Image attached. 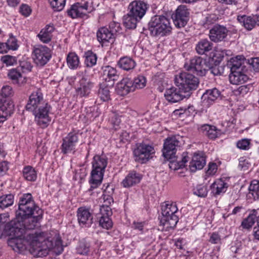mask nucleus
<instances>
[{
	"label": "nucleus",
	"mask_w": 259,
	"mask_h": 259,
	"mask_svg": "<svg viewBox=\"0 0 259 259\" xmlns=\"http://www.w3.org/2000/svg\"><path fill=\"white\" fill-rule=\"evenodd\" d=\"M5 223V232L10 236L8 243L15 251L23 253L28 250L35 256L43 257L50 251L57 255L63 251L61 237L55 232L28 233L20 219L9 222L8 213H1L0 224Z\"/></svg>",
	"instance_id": "nucleus-1"
},
{
	"label": "nucleus",
	"mask_w": 259,
	"mask_h": 259,
	"mask_svg": "<svg viewBox=\"0 0 259 259\" xmlns=\"http://www.w3.org/2000/svg\"><path fill=\"white\" fill-rule=\"evenodd\" d=\"M42 213V210L35 205L30 193L24 194L20 197L16 216L26 229L31 230L38 227Z\"/></svg>",
	"instance_id": "nucleus-2"
},
{
	"label": "nucleus",
	"mask_w": 259,
	"mask_h": 259,
	"mask_svg": "<svg viewBox=\"0 0 259 259\" xmlns=\"http://www.w3.org/2000/svg\"><path fill=\"white\" fill-rule=\"evenodd\" d=\"M182 138L179 136L168 137L165 141L163 149V156L170 161L169 167L174 170L183 168L188 162V157L184 156L181 160H178L176 156L177 148L180 146Z\"/></svg>",
	"instance_id": "nucleus-3"
},
{
	"label": "nucleus",
	"mask_w": 259,
	"mask_h": 259,
	"mask_svg": "<svg viewBox=\"0 0 259 259\" xmlns=\"http://www.w3.org/2000/svg\"><path fill=\"white\" fill-rule=\"evenodd\" d=\"M107 163L108 158L104 155H96L93 157L89 181L91 184L90 190L96 188L101 184Z\"/></svg>",
	"instance_id": "nucleus-4"
},
{
	"label": "nucleus",
	"mask_w": 259,
	"mask_h": 259,
	"mask_svg": "<svg viewBox=\"0 0 259 259\" xmlns=\"http://www.w3.org/2000/svg\"><path fill=\"white\" fill-rule=\"evenodd\" d=\"M160 223L167 228H173L179 221L178 208L175 202L166 201L161 206Z\"/></svg>",
	"instance_id": "nucleus-5"
},
{
	"label": "nucleus",
	"mask_w": 259,
	"mask_h": 259,
	"mask_svg": "<svg viewBox=\"0 0 259 259\" xmlns=\"http://www.w3.org/2000/svg\"><path fill=\"white\" fill-rule=\"evenodd\" d=\"M169 20L164 16H155L149 22V30L153 36H164L171 30Z\"/></svg>",
	"instance_id": "nucleus-6"
},
{
	"label": "nucleus",
	"mask_w": 259,
	"mask_h": 259,
	"mask_svg": "<svg viewBox=\"0 0 259 259\" xmlns=\"http://www.w3.org/2000/svg\"><path fill=\"white\" fill-rule=\"evenodd\" d=\"M175 84L179 87L181 92L189 95L191 91L197 89L199 80L193 74L187 72H182L176 75Z\"/></svg>",
	"instance_id": "nucleus-7"
},
{
	"label": "nucleus",
	"mask_w": 259,
	"mask_h": 259,
	"mask_svg": "<svg viewBox=\"0 0 259 259\" xmlns=\"http://www.w3.org/2000/svg\"><path fill=\"white\" fill-rule=\"evenodd\" d=\"M34 121L41 128H47L52 120V107L48 104L33 111Z\"/></svg>",
	"instance_id": "nucleus-8"
},
{
	"label": "nucleus",
	"mask_w": 259,
	"mask_h": 259,
	"mask_svg": "<svg viewBox=\"0 0 259 259\" xmlns=\"http://www.w3.org/2000/svg\"><path fill=\"white\" fill-rule=\"evenodd\" d=\"M94 10L92 3L88 2L76 3L72 5L67 11L68 16L72 19L89 18V14Z\"/></svg>",
	"instance_id": "nucleus-9"
},
{
	"label": "nucleus",
	"mask_w": 259,
	"mask_h": 259,
	"mask_svg": "<svg viewBox=\"0 0 259 259\" xmlns=\"http://www.w3.org/2000/svg\"><path fill=\"white\" fill-rule=\"evenodd\" d=\"M76 78L78 80L76 88L77 95L81 97H88L94 87V83L89 76L82 71L77 73Z\"/></svg>",
	"instance_id": "nucleus-10"
},
{
	"label": "nucleus",
	"mask_w": 259,
	"mask_h": 259,
	"mask_svg": "<svg viewBox=\"0 0 259 259\" xmlns=\"http://www.w3.org/2000/svg\"><path fill=\"white\" fill-rule=\"evenodd\" d=\"M32 56L34 62L37 66H43L51 59L52 52L46 46L37 45L33 48Z\"/></svg>",
	"instance_id": "nucleus-11"
},
{
	"label": "nucleus",
	"mask_w": 259,
	"mask_h": 259,
	"mask_svg": "<svg viewBox=\"0 0 259 259\" xmlns=\"http://www.w3.org/2000/svg\"><path fill=\"white\" fill-rule=\"evenodd\" d=\"M188 71L195 72L197 75L204 76L209 70V66L202 58L196 57L192 58L184 65Z\"/></svg>",
	"instance_id": "nucleus-12"
},
{
	"label": "nucleus",
	"mask_w": 259,
	"mask_h": 259,
	"mask_svg": "<svg viewBox=\"0 0 259 259\" xmlns=\"http://www.w3.org/2000/svg\"><path fill=\"white\" fill-rule=\"evenodd\" d=\"M134 153L136 161L144 163L153 157L155 151L152 145L142 143L137 146Z\"/></svg>",
	"instance_id": "nucleus-13"
},
{
	"label": "nucleus",
	"mask_w": 259,
	"mask_h": 259,
	"mask_svg": "<svg viewBox=\"0 0 259 259\" xmlns=\"http://www.w3.org/2000/svg\"><path fill=\"white\" fill-rule=\"evenodd\" d=\"M48 104L49 103L44 99L40 90H37L33 91L29 96L26 108L27 110L32 112Z\"/></svg>",
	"instance_id": "nucleus-14"
},
{
	"label": "nucleus",
	"mask_w": 259,
	"mask_h": 259,
	"mask_svg": "<svg viewBox=\"0 0 259 259\" xmlns=\"http://www.w3.org/2000/svg\"><path fill=\"white\" fill-rule=\"evenodd\" d=\"M78 141V134L75 132L69 133L62 140L61 146L62 153L64 154L72 152L74 153L76 144Z\"/></svg>",
	"instance_id": "nucleus-15"
},
{
	"label": "nucleus",
	"mask_w": 259,
	"mask_h": 259,
	"mask_svg": "<svg viewBox=\"0 0 259 259\" xmlns=\"http://www.w3.org/2000/svg\"><path fill=\"white\" fill-rule=\"evenodd\" d=\"M189 12L186 7L180 6L177 9L176 12L172 15L175 25L178 28L185 26L189 20Z\"/></svg>",
	"instance_id": "nucleus-16"
},
{
	"label": "nucleus",
	"mask_w": 259,
	"mask_h": 259,
	"mask_svg": "<svg viewBox=\"0 0 259 259\" xmlns=\"http://www.w3.org/2000/svg\"><path fill=\"white\" fill-rule=\"evenodd\" d=\"M147 9V4L142 1H133L128 6L129 12L131 15L137 17L140 20L145 15Z\"/></svg>",
	"instance_id": "nucleus-17"
},
{
	"label": "nucleus",
	"mask_w": 259,
	"mask_h": 259,
	"mask_svg": "<svg viewBox=\"0 0 259 259\" xmlns=\"http://www.w3.org/2000/svg\"><path fill=\"white\" fill-rule=\"evenodd\" d=\"M77 217L78 224L82 228L90 227L93 224V216L89 209L85 207L78 208Z\"/></svg>",
	"instance_id": "nucleus-18"
},
{
	"label": "nucleus",
	"mask_w": 259,
	"mask_h": 259,
	"mask_svg": "<svg viewBox=\"0 0 259 259\" xmlns=\"http://www.w3.org/2000/svg\"><path fill=\"white\" fill-rule=\"evenodd\" d=\"M227 33L228 30L225 26L215 25L210 29L209 36L211 41L218 42L223 40Z\"/></svg>",
	"instance_id": "nucleus-19"
},
{
	"label": "nucleus",
	"mask_w": 259,
	"mask_h": 259,
	"mask_svg": "<svg viewBox=\"0 0 259 259\" xmlns=\"http://www.w3.org/2000/svg\"><path fill=\"white\" fill-rule=\"evenodd\" d=\"M14 111V105L12 100L9 99L2 100L0 101V123L5 121Z\"/></svg>",
	"instance_id": "nucleus-20"
},
{
	"label": "nucleus",
	"mask_w": 259,
	"mask_h": 259,
	"mask_svg": "<svg viewBox=\"0 0 259 259\" xmlns=\"http://www.w3.org/2000/svg\"><path fill=\"white\" fill-rule=\"evenodd\" d=\"M142 178L140 174L134 170L131 171L122 180L121 185L124 188H130L139 183Z\"/></svg>",
	"instance_id": "nucleus-21"
},
{
	"label": "nucleus",
	"mask_w": 259,
	"mask_h": 259,
	"mask_svg": "<svg viewBox=\"0 0 259 259\" xmlns=\"http://www.w3.org/2000/svg\"><path fill=\"white\" fill-rule=\"evenodd\" d=\"M114 31L109 30L106 27H101L97 32L98 40L102 44L113 41L114 38Z\"/></svg>",
	"instance_id": "nucleus-22"
},
{
	"label": "nucleus",
	"mask_w": 259,
	"mask_h": 259,
	"mask_svg": "<svg viewBox=\"0 0 259 259\" xmlns=\"http://www.w3.org/2000/svg\"><path fill=\"white\" fill-rule=\"evenodd\" d=\"M181 90L175 87H171L166 89L164 93V97L169 102L176 103L182 100L187 95L182 94Z\"/></svg>",
	"instance_id": "nucleus-23"
},
{
	"label": "nucleus",
	"mask_w": 259,
	"mask_h": 259,
	"mask_svg": "<svg viewBox=\"0 0 259 259\" xmlns=\"http://www.w3.org/2000/svg\"><path fill=\"white\" fill-rule=\"evenodd\" d=\"M246 70L231 71L229 75L230 81L233 84H240L245 83L248 77L245 73Z\"/></svg>",
	"instance_id": "nucleus-24"
},
{
	"label": "nucleus",
	"mask_w": 259,
	"mask_h": 259,
	"mask_svg": "<svg viewBox=\"0 0 259 259\" xmlns=\"http://www.w3.org/2000/svg\"><path fill=\"white\" fill-rule=\"evenodd\" d=\"M134 91L133 80L128 77L123 78L117 85V92L121 96Z\"/></svg>",
	"instance_id": "nucleus-25"
},
{
	"label": "nucleus",
	"mask_w": 259,
	"mask_h": 259,
	"mask_svg": "<svg viewBox=\"0 0 259 259\" xmlns=\"http://www.w3.org/2000/svg\"><path fill=\"white\" fill-rule=\"evenodd\" d=\"M246 60L243 56H237L231 58L227 63V66L231 71L246 70L244 65Z\"/></svg>",
	"instance_id": "nucleus-26"
},
{
	"label": "nucleus",
	"mask_w": 259,
	"mask_h": 259,
	"mask_svg": "<svg viewBox=\"0 0 259 259\" xmlns=\"http://www.w3.org/2000/svg\"><path fill=\"white\" fill-rule=\"evenodd\" d=\"M248 215L243 220L240 227L242 229L250 230L256 222L257 211L255 210V209H252L248 210Z\"/></svg>",
	"instance_id": "nucleus-27"
},
{
	"label": "nucleus",
	"mask_w": 259,
	"mask_h": 259,
	"mask_svg": "<svg viewBox=\"0 0 259 259\" xmlns=\"http://www.w3.org/2000/svg\"><path fill=\"white\" fill-rule=\"evenodd\" d=\"M228 187V184L225 180L217 179L211 185V192L215 196L221 195L227 191Z\"/></svg>",
	"instance_id": "nucleus-28"
},
{
	"label": "nucleus",
	"mask_w": 259,
	"mask_h": 259,
	"mask_svg": "<svg viewBox=\"0 0 259 259\" xmlns=\"http://www.w3.org/2000/svg\"><path fill=\"white\" fill-rule=\"evenodd\" d=\"M221 92L216 88L207 90L202 95V99L204 104L207 105L211 104L220 97Z\"/></svg>",
	"instance_id": "nucleus-29"
},
{
	"label": "nucleus",
	"mask_w": 259,
	"mask_h": 259,
	"mask_svg": "<svg viewBox=\"0 0 259 259\" xmlns=\"http://www.w3.org/2000/svg\"><path fill=\"white\" fill-rule=\"evenodd\" d=\"M109 189V187L107 188L103 194L104 204L100 207V213L103 214L107 213L108 215H112V211L109 205L113 202V199L111 195L107 194V189Z\"/></svg>",
	"instance_id": "nucleus-30"
},
{
	"label": "nucleus",
	"mask_w": 259,
	"mask_h": 259,
	"mask_svg": "<svg viewBox=\"0 0 259 259\" xmlns=\"http://www.w3.org/2000/svg\"><path fill=\"white\" fill-rule=\"evenodd\" d=\"M205 164L204 157L198 154H195L190 163V169L192 172L202 169Z\"/></svg>",
	"instance_id": "nucleus-31"
},
{
	"label": "nucleus",
	"mask_w": 259,
	"mask_h": 259,
	"mask_svg": "<svg viewBox=\"0 0 259 259\" xmlns=\"http://www.w3.org/2000/svg\"><path fill=\"white\" fill-rule=\"evenodd\" d=\"M54 28L52 25H47L44 28L42 29L37 36L40 41L43 43L47 44L49 42L52 37V33L54 31Z\"/></svg>",
	"instance_id": "nucleus-32"
},
{
	"label": "nucleus",
	"mask_w": 259,
	"mask_h": 259,
	"mask_svg": "<svg viewBox=\"0 0 259 259\" xmlns=\"http://www.w3.org/2000/svg\"><path fill=\"white\" fill-rule=\"evenodd\" d=\"M253 16L239 15L237 17V20L247 30H250L252 29L256 25Z\"/></svg>",
	"instance_id": "nucleus-33"
},
{
	"label": "nucleus",
	"mask_w": 259,
	"mask_h": 259,
	"mask_svg": "<svg viewBox=\"0 0 259 259\" xmlns=\"http://www.w3.org/2000/svg\"><path fill=\"white\" fill-rule=\"evenodd\" d=\"M213 44L207 39H202L199 41L196 46V51L200 55L204 54L212 49Z\"/></svg>",
	"instance_id": "nucleus-34"
},
{
	"label": "nucleus",
	"mask_w": 259,
	"mask_h": 259,
	"mask_svg": "<svg viewBox=\"0 0 259 259\" xmlns=\"http://www.w3.org/2000/svg\"><path fill=\"white\" fill-rule=\"evenodd\" d=\"M8 76L13 82L19 86L23 85L26 82V78L23 77L21 73L15 69L10 70L8 73Z\"/></svg>",
	"instance_id": "nucleus-35"
},
{
	"label": "nucleus",
	"mask_w": 259,
	"mask_h": 259,
	"mask_svg": "<svg viewBox=\"0 0 259 259\" xmlns=\"http://www.w3.org/2000/svg\"><path fill=\"white\" fill-rule=\"evenodd\" d=\"M136 64L135 61L131 58L128 57H122L118 62V66L122 69L126 71L133 69Z\"/></svg>",
	"instance_id": "nucleus-36"
},
{
	"label": "nucleus",
	"mask_w": 259,
	"mask_h": 259,
	"mask_svg": "<svg viewBox=\"0 0 259 259\" xmlns=\"http://www.w3.org/2000/svg\"><path fill=\"white\" fill-rule=\"evenodd\" d=\"M204 134L206 135L210 139H215L221 135L220 131L217 129L214 126H211L208 124L203 125L201 127Z\"/></svg>",
	"instance_id": "nucleus-37"
},
{
	"label": "nucleus",
	"mask_w": 259,
	"mask_h": 259,
	"mask_svg": "<svg viewBox=\"0 0 259 259\" xmlns=\"http://www.w3.org/2000/svg\"><path fill=\"white\" fill-rule=\"evenodd\" d=\"M66 61L68 67L71 69H76L80 64L79 57L74 52L68 54Z\"/></svg>",
	"instance_id": "nucleus-38"
},
{
	"label": "nucleus",
	"mask_w": 259,
	"mask_h": 259,
	"mask_svg": "<svg viewBox=\"0 0 259 259\" xmlns=\"http://www.w3.org/2000/svg\"><path fill=\"white\" fill-rule=\"evenodd\" d=\"M103 78L105 80H115L117 76V71L115 68L110 66H105L102 67Z\"/></svg>",
	"instance_id": "nucleus-39"
},
{
	"label": "nucleus",
	"mask_w": 259,
	"mask_h": 259,
	"mask_svg": "<svg viewBox=\"0 0 259 259\" xmlns=\"http://www.w3.org/2000/svg\"><path fill=\"white\" fill-rule=\"evenodd\" d=\"M23 176L24 178L28 181L34 182L37 179V172L31 166H26L23 168Z\"/></svg>",
	"instance_id": "nucleus-40"
},
{
	"label": "nucleus",
	"mask_w": 259,
	"mask_h": 259,
	"mask_svg": "<svg viewBox=\"0 0 259 259\" xmlns=\"http://www.w3.org/2000/svg\"><path fill=\"white\" fill-rule=\"evenodd\" d=\"M140 19L133 15H131L130 13L124 16L123 17V24L126 28L128 29L135 28L137 26V22Z\"/></svg>",
	"instance_id": "nucleus-41"
},
{
	"label": "nucleus",
	"mask_w": 259,
	"mask_h": 259,
	"mask_svg": "<svg viewBox=\"0 0 259 259\" xmlns=\"http://www.w3.org/2000/svg\"><path fill=\"white\" fill-rule=\"evenodd\" d=\"M84 64L88 67H92L94 66L97 61V57L96 54L91 51H88L84 53Z\"/></svg>",
	"instance_id": "nucleus-42"
},
{
	"label": "nucleus",
	"mask_w": 259,
	"mask_h": 259,
	"mask_svg": "<svg viewBox=\"0 0 259 259\" xmlns=\"http://www.w3.org/2000/svg\"><path fill=\"white\" fill-rule=\"evenodd\" d=\"M248 190V195L249 197H250V195H251L254 199H258L259 197V181L256 180H252L251 182Z\"/></svg>",
	"instance_id": "nucleus-43"
},
{
	"label": "nucleus",
	"mask_w": 259,
	"mask_h": 259,
	"mask_svg": "<svg viewBox=\"0 0 259 259\" xmlns=\"http://www.w3.org/2000/svg\"><path fill=\"white\" fill-rule=\"evenodd\" d=\"M101 217L99 220V225L102 228L106 229H110L113 225V223L110 217L112 215H108L107 213H101Z\"/></svg>",
	"instance_id": "nucleus-44"
},
{
	"label": "nucleus",
	"mask_w": 259,
	"mask_h": 259,
	"mask_svg": "<svg viewBox=\"0 0 259 259\" xmlns=\"http://www.w3.org/2000/svg\"><path fill=\"white\" fill-rule=\"evenodd\" d=\"M14 196L12 194H7L0 197V208L4 209L13 204Z\"/></svg>",
	"instance_id": "nucleus-45"
},
{
	"label": "nucleus",
	"mask_w": 259,
	"mask_h": 259,
	"mask_svg": "<svg viewBox=\"0 0 259 259\" xmlns=\"http://www.w3.org/2000/svg\"><path fill=\"white\" fill-rule=\"evenodd\" d=\"M90 245L84 240L79 242L76 247V252L77 253L81 255L87 254L90 251Z\"/></svg>",
	"instance_id": "nucleus-46"
},
{
	"label": "nucleus",
	"mask_w": 259,
	"mask_h": 259,
	"mask_svg": "<svg viewBox=\"0 0 259 259\" xmlns=\"http://www.w3.org/2000/svg\"><path fill=\"white\" fill-rule=\"evenodd\" d=\"M98 96L103 101H107L110 99V95L108 87L101 85L98 91Z\"/></svg>",
	"instance_id": "nucleus-47"
},
{
	"label": "nucleus",
	"mask_w": 259,
	"mask_h": 259,
	"mask_svg": "<svg viewBox=\"0 0 259 259\" xmlns=\"http://www.w3.org/2000/svg\"><path fill=\"white\" fill-rule=\"evenodd\" d=\"M49 3L55 11H62L65 5L66 0H49Z\"/></svg>",
	"instance_id": "nucleus-48"
},
{
	"label": "nucleus",
	"mask_w": 259,
	"mask_h": 259,
	"mask_svg": "<svg viewBox=\"0 0 259 259\" xmlns=\"http://www.w3.org/2000/svg\"><path fill=\"white\" fill-rule=\"evenodd\" d=\"M134 91L136 89H140L144 88L146 84V79L144 76L139 75L133 80Z\"/></svg>",
	"instance_id": "nucleus-49"
},
{
	"label": "nucleus",
	"mask_w": 259,
	"mask_h": 259,
	"mask_svg": "<svg viewBox=\"0 0 259 259\" xmlns=\"http://www.w3.org/2000/svg\"><path fill=\"white\" fill-rule=\"evenodd\" d=\"M13 95V91L12 88L9 85H4L1 89V96L2 98L0 99V101L2 100L9 99L11 100L10 97Z\"/></svg>",
	"instance_id": "nucleus-50"
},
{
	"label": "nucleus",
	"mask_w": 259,
	"mask_h": 259,
	"mask_svg": "<svg viewBox=\"0 0 259 259\" xmlns=\"http://www.w3.org/2000/svg\"><path fill=\"white\" fill-rule=\"evenodd\" d=\"M193 193L200 197H204L207 194V189L205 186L199 185L193 189Z\"/></svg>",
	"instance_id": "nucleus-51"
},
{
	"label": "nucleus",
	"mask_w": 259,
	"mask_h": 259,
	"mask_svg": "<svg viewBox=\"0 0 259 259\" xmlns=\"http://www.w3.org/2000/svg\"><path fill=\"white\" fill-rule=\"evenodd\" d=\"M1 61L7 66H13L16 64L17 59L16 57L10 55H5L1 57Z\"/></svg>",
	"instance_id": "nucleus-52"
},
{
	"label": "nucleus",
	"mask_w": 259,
	"mask_h": 259,
	"mask_svg": "<svg viewBox=\"0 0 259 259\" xmlns=\"http://www.w3.org/2000/svg\"><path fill=\"white\" fill-rule=\"evenodd\" d=\"M236 146L237 148L241 150H248L250 149L251 146L250 140L248 139L240 140L237 142Z\"/></svg>",
	"instance_id": "nucleus-53"
},
{
	"label": "nucleus",
	"mask_w": 259,
	"mask_h": 259,
	"mask_svg": "<svg viewBox=\"0 0 259 259\" xmlns=\"http://www.w3.org/2000/svg\"><path fill=\"white\" fill-rule=\"evenodd\" d=\"M109 121L111 124L112 125L113 127L115 130L119 128V124L121 122V119L119 115L115 113H112Z\"/></svg>",
	"instance_id": "nucleus-54"
},
{
	"label": "nucleus",
	"mask_w": 259,
	"mask_h": 259,
	"mask_svg": "<svg viewBox=\"0 0 259 259\" xmlns=\"http://www.w3.org/2000/svg\"><path fill=\"white\" fill-rule=\"evenodd\" d=\"M5 44L8 50H16L18 48L17 39L13 36L10 37Z\"/></svg>",
	"instance_id": "nucleus-55"
},
{
	"label": "nucleus",
	"mask_w": 259,
	"mask_h": 259,
	"mask_svg": "<svg viewBox=\"0 0 259 259\" xmlns=\"http://www.w3.org/2000/svg\"><path fill=\"white\" fill-rule=\"evenodd\" d=\"M19 67L23 73H27L31 71L32 66L30 62L22 61L20 63Z\"/></svg>",
	"instance_id": "nucleus-56"
},
{
	"label": "nucleus",
	"mask_w": 259,
	"mask_h": 259,
	"mask_svg": "<svg viewBox=\"0 0 259 259\" xmlns=\"http://www.w3.org/2000/svg\"><path fill=\"white\" fill-rule=\"evenodd\" d=\"M248 63L254 72L259 71V58H251L248 60Z\"/></svg>",
	"instance_id": "nucleus-57"
},
{
	"label": "nucleus",
	"mask_w": 259,
	"mask_h": 259,
	"mask_svg": "<svg viewBox=\"0 0 259 259\" xmlns=\"http://www.w3.org/2000/svg\"><path fill=\"white\" fill-rule=\"evenodd\" d=\"M31 8L26 4H22L19 8V12L24 16L28 17L31 13Z\"/></svg>",
	"instance_id": "nucleus-58"
},
{
	"label": "nucleus",
	"mask_w": 259,
	"mask_h": 259,
	"mask_svg": "<svg viewBox=\"0 0 259 259\" xmlns=\"http://www.w3.org/2000/svg\"><path fill=\"white\" fill-rule=\"evenodd\" d=\"M250 166L248 160L244 157H241L239 159L238 167L241 170H245Z\"/></svg>",
	"instance_id": "nucleus-59"
},
{
	"label": "nucleus",
	"mask_w": 259,
	"mask_h": 259,
	"mask_svg": "<svg viewBox=\"0 0 259 259\" xmlns=\"http://www.w3.org/2000/svg\"><path fill=\"white\" fill-rule=\"evenodd\" d=\"M218 170V165L214 162L209 163L208 165V169L206 171L207 176L214 175Z\"/></svg>",
	"instance_id": "nucleus-60"
},
{
	"label": "nucleus",
	"mask_w": 259,
	"mask_h": 259,
	"mask_svg": "<svg viewBox=\"0 0 259 259\" xmlns=\"http://www.w3.org/2000/svg\"><path fill=\"white\" fill-rule=\"evenodd\" d=\"M190 110H194V107L193 106L189 107L187 109H180L175 110L173 113L175 115L181 116L182 114H185L187 115L188 112H189Z\"/></svg>",
	"instance_id": "nucleus-61"
},
{
	"label": "nucleus",
	"mask_w": 259,
	"mask_h": 259,
	"mask_svg": "<svg viewBox=\"0 0 259 259\" xmlns=\"http://www.w3.org/2000/svg\"><path fill=\"white\" fill-rule=\"evenodd\" d=\"M209 242L212 244H218L220 243V236L217 233H212L210 236Z\"/></svg>",
	"instance_id": "nucleus-62"
},
{
	"label": "nucleus",
	"mask_w": 259,
	"mask_h": 259,
	"mask_svg": "<svg viewBox=\"0 0 259 259\" xmlns=\"http://www.w3.org/2000/svg\"><path fill=\"white\" fill-rule=\"evenodd\" d=\"M145 223L134 222L133 225V228L141 232H143Z\"/></svg>",
	"instance_id": "nucleus-63"
},
{
	"label": "nucleus",
	"mask_w": 259,
	"mask_h": 259,
	"mask_svg": "<svg viewBox=\"0 0 259 259\" xmlns=\"http://www.w3.org/2000/svg\"><path fill=\"white\" fill-rule=\"evenodd\" d=\"M252 235L254 239L259 241V226H255L253 227Z\"/></svg>",
	"instance_id": "nucleus-64"
}]
</instances>
